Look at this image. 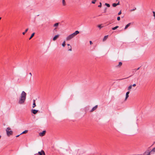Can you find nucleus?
I'll use <instances>...</instances> for the list:
<instances>
[{
  "label": "nucleus",
  "mask_w": 155,
  "mask_h": 155,
  "mask_svg": "<svg viewBox=\"0 0 155 155\" xmlns=\"http://www.w3.org/2000/svg\"><path fill=\"white\" fill-rule=\"evenodd\" d=\"M26 94L24 91H22L21 94L18 101V103L20 104H24L26 99Z\"/></svg>",
  "instance_id": "f257e3e1"
},
{
  "label": "nucleus",
  "mask_w": 155,
  "mask_h": 155,
  "mask_svg": "<svg viewBox=\"0 0 155 155\" xmlns=\"http://www.w3.org/2000/svg\"><path fill=\"white\" fill-rule=\"evenodd\" d=\"M79 33L78 31H76L74 33L69 35L66 38V40L67 41H69L73 38L76 35Z\"/></svg>",
  "instance_id": "f03ea898"
},
{
  "label": "nucleus",
  "mask_w": 155,
  "mask_h": 155,
  "mask_svg": "<svg viewBox=\"0 0 155 155\" xmlns=\"http://www.w3.org/2000/svg\"><path fill=\"white\" fill-rule=\"evenodd\" d=\"M6 132L7 135L8 136H9L10 135L12 134L13 132L11 130L10 128L9 127H7L6 130Z\"/></svg>",
  "instance_id": "7ed1b4c3"
},
{
  "label": "nucleus",
  "mask_w": 155,
  "mask_h": 155,
  "mask_svg": "<svg viewBox=\"0 0 155 155\" xmlns=\"http://www.w3.org/2000/svg\"><path fill=\"white\" fill-rule=\"evenodd\" d=\"M151 153L148 150H147L143 154V155H150Z\"/></svg>",
  "instance_id": "20e7f679"
},
{
  "label": "nucleus",
  "mask_w": 155,
  "mask_h": 155,
  "mask_svg": "<svg viewBox=\"0 0 155 155\" xmlns=\"http://www.w3.org/2000/svg\"><path fill=\"white\" fill-rule=\"evenodd\" d=\"M46 133V131L44 130L42 132H40L39 133V135L41 137H43L45 135Z\"/></svg>",
  "instance_id": "39448f33"
},
{
  "label": "nucleus",
  "mask_w": 155,
  "mask_h": 155,
  "mask_svg": "<svg viewBox=\"0 0 155 155\" xmlns=\"http://www.w3.org/2000/svg\"><path fill=\"white\" fill-rule=\"evenodd\" d=\"M98 106L97 105H96L94 107H93V108L92 109L90 110V112H93L94 110H96Z\"/></svg>",
  "instance_id": "423d86ee"
},
{
  "label": "nucleus",
  "mask_w": 155,
  "mask_h": 155,
  "mask_svg": "<svg viewBox=\"0 0 155 155\" xmlns=\"http://www.w3.org/2000/svg\"><path fill=\"white\" fill-rule=\"evenodd\" d=\"M38 153L40 155H45L44 151L42 150L40 152H39Z\"/></svg>",
  "instance_id": "0eeeda50"
},
{
  "label": "nucleus",
  "mask_w": 155,
  "mask_h": 155,
  "mask_svg": "<svg viewBox=\"0 0 155 155\" xmlns=\"http://www.w3.org/2000/svg\"><path fill=\"white\" fill-rule=\"evenodd\" d=\"M59 37V35H57L55 36L53 38V40L54 41H55L57 38H58Z\"/></svg>",
  "instance_id": "6e6552de"
},
{
  "label": "nucleus",
  "mask_w": 155,
  "mask_h": 155,
  "mask_svg": "<svg viewBox=\"0 0 155 155\" xmlns=\"http://www.w3.org/2000/svg\"><path fill=\"white\" fill-rule=\"evenodd\" d=\"M67 45L68 46V51H72V47L69 44H67Z\"/></svg>",
  "instance_id": "1a4fd4ad"
},
{
  "label": "nucleus",
  "mask_w": 155,
  "mask_h": 155,
  "mask_svg": "<svg viewBox=\"0 0 155 155\" xmlns=\"http://www.w3.org/2000/svg\"><path fill=\"white\" fill-rule=\"evenodd\" d=\"M31 111L34 114H36L38 112V110H32Z\"/></svg>",
  "instance_id": "9d476101"
},
{
  "label": "nucleus",
  "mask_w": 155,
  "mask_h": 155,
  "mask_svg": "<svg viewBox=\"0 0 155 155\" xmlns=\"http://www.w3.org/2000/svg\"><path fill=\"white\" fill-rule=\"evenodd\" d=\"M122 63L121 62H119L118 64L116 66V67L120 68L122 66Z\"/></svg>",
  "instance_id": "9b49d317"
},
{
  "label": "nucleus",
  "mask_w": 155,
  "mask_h": 155,
  "mask_svg": "<svg viewBox=\"0 0 155 155\" xmlns=\"http://www.w3.org/2000/svg\"><path fill=\"white\" fill-rule=\"evenodd\" d=\"M59 23H57L54 24V27H55L56 28L54 29V30L56 29V28L59 25Z\"/></svg>",
  "instance_id": "f8f14e48"
},
{
  "label": "nucleus",
  "mask_w": 155,
  "mask_h": 155,
  "mask_svg": "<svg viewBox=\"0 0 155 155\" xmlns=\"http://www.w3.org/2000/svg\"><path fill=\"white\" fill-rule=\"evenodd\" d=\"M131 23H128V24H127V25H126V26H125V27L124 29L125 30L126 29L128 28V27L130 25H131Z\"/></svg>",
  "instance_id": "ddd939ff"
},
{
  "label": "nucleus",
  "mask_w": 155,
  "mask_h": 155,
  "mask_svg": "<svg viewBox=\"0 0 155 155\" xmlns=\"http://www.w3.org/2000/svg\"><path fill=\"white\" fill-rule=\"evenodd\" d=\"M108 37V35L105 36L104 37V38L103 39V41H106L107 40V38Z\"/></svg>",
  "instance_id": "4468645a"
},
{
  "label": "nucleus",
  "mask_w": 155,
  "mask_h": 155,
  "mask_svg": "<svg viewBox=\"0 0 155 155\" xmlns=\"http://www.w3.org/2000/svg\"><path fill=\"white\" fill-rule=\"evenodd\" d=\"M36 106V105L35 104V100H33V103L32 106L33 108H34Z\"/></svg>",
  "instance_id": "2eb2a0df"
},
{
  "label": "nucleus",
  "mask_w": 155,
  "mask_h": 155,
  "mask_svg": "<svg viewBox=\"0 0 155 155\" xmlns=\"http://www.w3.org/2000/svg\"><path fill=\"white\" fill-rule=\"evenodd\" d=\"M151 154L153 153L154 154V152L155 153V147L153 148L151 151Z\"/></svg>",
  "instance_id": "dca6fc26"
},
{
  "label": "nucleus",
  "mask_w": 155,
  "mask_h": 155,
  "mask_svg": "<svg viewBox=\"0 0 155 155\" xmlns=\"http://www.w3.org/2000/svg\"><path fill=\"white\" fill-rule=\"evenodd\" d=\"M62 5L63 6H65L66 5V2L65 0H62Z\"/></svg>",
  "instance_id": "f3484780"
},
{
  "label": "nucleus",
  "mask_w": 155,
  "mask_h": 155,
  "mask_svg": "<svg viewBox=\"0 0 155 155\" xmlns=\"http://www.w3.org/2000/svg\"><path fill=\"white\" fill-rule=\"evenodd\" d=\"M28 132V130H25L23 132L21 133L20 135H21L22 134H26Z\"/></svg>",
  "instance_id": "a211bd4d"
},
{
  "label": "nucleus",
  "mask_w": 155,
  "mask_h": 155,
  "mask_svg": "<svg viewBox=\"0 0 155 155\" xmlns=\"http://www.w3.org/2000/svg\"><path fill=\"white\" fill-rule=\"evenodd\" d=\"M35 34V33H33L31 35L30 37L29 38V39L30 40L34 35Z\"/></svg>",
  "instance_id": "6ab92c4d"
},
{
  "label": "nucleus",
  "mask_w": 155,
  "mask_h": 155,
  "mask_svg": "<svg viewBox=\"0 0 155 155\" xmlns=\"http://www.w3.org/2000/svg\"><path fill=\"white\" fill-rule=\"evenodd\" d=\"M118 27H119L118 26H117L114 27L112 29L113 30H115Z\"/></svg>",
  "instance_id": "aec40b11"
},
{
  "label": "nucleus",
  "mask_w": 155,
  "mask_h": 155,
  "mask_svg": "<svg viewBox=\"0 0 155 155\" xmlns=\"http://www.w3.org/2000/svg\"><path fill=\"white\" fill-rule=\"evenodd\" d=\"M28 28H27L25 30V32H23L22 33V34L23 35H25V33L28 31Z\"/></svg>",
  "instance_id": "412c9836"
},
{
  "label": "nucleus",
  "mask_w": 155,
  "mask_h": 155,
  "mask_svg": "<svg viewBox=\"0 0 155 155\" xmlns=\"http://www.w3.org/2000/svg\"><path fill=\"white\" fill-rule=\"evenodd\" d=\"M129 97V95L126 94V97L125 99V101H126L127 100V99L128 98V97Z\"/></svg>",
  "instance_id": "4be33fe9"
},
{
  "label": "nucleus",
  "mask_w": 155,
  "mask_h": 155,
  "mask_svg": "<svg viewBox=\"0 0 155 155\" xmlns=\"http://www.w3.org/2000/svg\"><path fill=\"white\" fill-rule=\"evenodd\" d=\"M132 86L131 85H130L128 87V90L129 91H130L132 88Z\"/></svg>",
  "instance_id": "5701e85b"
},
{
  "label": "nucleus",
  "mask_w": 155,
  "mask_h": 155,
  "mask_svg": "<svg viewBox=\"0 0 155 155\" xmlns=\"http://www.w3.org/2000/svg\"><path fill=\"white\" fill-rule=\"evenodd\" d=\"M62 46L63 47H64L65 45V41H64L62 44Z\"/></svg>",
  "instance_id": "b1692460"
},
{
  "label": "nucleus",
  "mask_w": 155,
  "mask_h": 155,
  "mask_svg": "<svg viewBox=\"0 0 155 155\" xmlns=\"http://www.w3.org/2000/svg\"><path fill=\"white\" fill-rule=\"evenodd\" d=\"M117 6V5L116 3H114L112 4V6L114 7H115Z\"/></svg>",
  "instance_id": "393cba45"
},
{
  "label": "nucleus",
  "mask_w": 155,
  "mask_h": 155,
  "mask_svg": "<svg viewBox=\"0 0 155 155\" xmlns=\"http://www.w3.org/2000/svg\"><path fill=\"white\" fill-rule=\"evenodd\" d=\"M97 1V0H93L91 2L92 4H95V3Z\"/></svg>",
  "instance_id": "a878e982"
},
{
  "label": "nucleus",
  "mask_w": 155,
  "mask_h": 155,
  "mask_svg": "<svg viewBox=\"0 0 155 155\" xmlns=\"http://www.w3.org/2000/svg\"><path fill=\"white\" fill-rule=\"evenodd\" d=\"M105 5L108 7H109L110 6V4H109L106 3Z\"/></svg>",
  "instance_id": "bb28decb"
},
{
  "label": "nucleus",
  "mask_w": 155,
  "mask_h": 155,
  "mask_svg": "<svg viewBox=\"0 0 155 155\" xmlns=\"http://www.w3.org/2000/svg\"><path fill=\"white\" fill-rule=\"evenodd\" d=\"M100 5L98 6V7H101V3L100 2Z\"/></svg>",
  "instance_id": "cd10ccee"
},
{
  "label": "nucleus",
  "mask_w": 155,
  "mask_h": 155,
  "mask_svg": "<svg viewBox=\"0 0 155 155\" xmlns=\"http://www.w3.org/2000/svg\"><path fill=\"white\" fill-rule=\"evenodd\" d=\"M98 28H101L102 27H101V25H99L98 26Z\"/></svg>",
  "instance_id": "c85d7f7f"
},
{
  "label": "nucleus",
  "mask_w": 155,
  "mask_h": 155,
  "mask_svg": "<svg viewBox=\"0 0 155 155\" xmlns=\"http://www.w3.org/2000/svg\"><path fill=\"white\" fill-rule=\"evenodd\" d=\"M136 9V8H135V9H131L130 10V12H132V11H134Z\"/></svg>",
  "instance_id": "c756f323"
},
{
  "label": "nucleus",
  "mask_w": 155,
  "mask_h": 155,
  "mask_svg": "<svg viewBox=\"0 0 155 155\" xmlns=\"http://www.w3.org/2000/svg\"><path fill=\"white\" fill-rule=\"evenodd\" d=\"M121 14V11H120L118 13V15H120V14Z\"/></svg>",
  "instance_id": "7c9ffc66"
},
{
  "label": "nucleus",
  "mask_w": 155,
  "mask_h": 155,
  "mask_svg": "<svg viewBox=\"0 0 155 155\" xmlns=\"http://www.w3.org/2000/svg\"><path fill=\"white\" fill-rule=\"evenodd\" d=\"M153 16L154 17V18H155V12H153Z\"/></svg>",
  "instance_id": "2f4dec72"
},
{
  "label": "nucleus",
  "mask_w": 155,
  "mask_h": 155,
  "mask_svg": "<svg viewBox=\"0 0 155 155\" xmlns=\"http://www.w3.org/2000/svg\"><path fill=\"white\" fill-rule=\"evenodd\" d=\"M120 20V17H118L117 18V20L118 21H119Z\"/></svg>",
  "instance_id": "473e14b6"
},
{
  "label": "nucleus",
  "mask_w": 155,
  "mask_h": 155,
  "mask_svg": "<svg viewBox=\"0 0 155 155\" xmlns=\"http://www.w3.org/2000/svg\"><path fill=\"white\" fill-rule=\"evenodd\" d=\"M129 93H130V92H129V91H128V92H127L126 93V94L129 95Z\"/></svg>",
  "instance_id": "72a5a7b5"
},
{
  "label": "nucleus",
  "mask_w": 155,
  "mask_h": 155,
  "mask_svg": "<svg viewBox=\"0 0 155 155\" xmlns=\"http://www.w3.org/2000/svg\"><path fill=\"white\" fill-rule=\"evenodd\" d=\"M116 4H117V5H120V2L118 1V3H116Z\"/></svg>",
  "instance_id": "f704fd0d"
},
{
  "label": "nucleus",
  "mask_w": 155,
  "mask_h": 155,
  "mask_svg": "<svg viewBox=\"0 0 155 155\" xmlns=\"http://www.w3.org/2000/svg\"><path fill=\"white\" fill-rule=\"evenodd\" d=\"M90 45H91V44H93V43H92V41H90Z\"/></svg>",
  "instance_id": "c9c22d12"
},
{
  "label": "nucleus",
  "mask_w": 155,
  "mask_h": 155,
  "mask_svg": "<svg viewBox=\"0 0 155 155\" xmlns=\"http://www.w3.org/2000/svg\"><path fill=\"white\" fill-rule=\"evenodd\" d=\"M132 86L133 87H135L136 86V84H134Z\"/></svg>",
  "instance_id": "e433bc0d"
},
{
  "label": "nucleus",
  "mask_w": 155,
  "mask_h": 155,
  "mask_svg": "<svg viewBox=\"0 0 155 155\" xmlns=\"http://www.w3.org/2000/svg\"><path fill=\"white\" fill-rule=\"evenodd\" d=\"M29 74L31 75V76H32V74H31V73H30Z\"/></svg>",
  "instance_id": "4c0bfd02"
},
{
  "label": "nucleus",
  "mask_w": 155,
  "mask_h": 155,
  "mask_svg": "<svg viewBox=\"0 0 155 155\" xmlns=\"http://www.w3.org/2000/svg\"><path fill=\"white\" fill-rule=\"evenodd\" d=\"M20 135H17L16 136V137H18Z\"/></svg>",
  "instance_id": "58836bf2"
},
{
  "label": "nucleus",
  "mask_w": 155,
  "mask_h": 155,
  "mask_svg": "<svg viewBox=\"0 0 155 155\" xmlns=\"http://www.w3.org/2000/svg\"><path fill=\"white\" fill-rule=\"evenodd\" d=\"M140 68H138L137 69V70H138Z\"/></svg>",
  "instance_id": "ea45409f"
},
{
  "label": "nucleus",
  "mask_w": 155,
  "mask_h": 155,
  "mask_svg": "<svg viewBox=\"0 0 155 155\" xmlns=\"http://www.w3.org/2000/svg\"><path fill=\"white\" fill-rule=\"evenodd\" d=\"M1 138V136H0V139Z\"/></svg>",
  "instance_id": "a19ab883"
}]
</instances>
